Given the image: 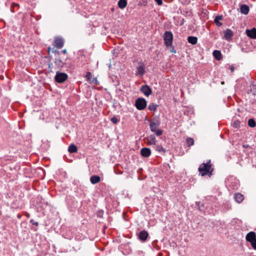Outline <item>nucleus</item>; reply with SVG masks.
Wrapping results in <instances>:
<instances>
[{
  "label": "nucleus",
  "mask_w": 256,
  "mask_h": 256,
  "mask_svg": "<svg viewBox=\"0 0 256 256\" xmlns=\"http://www.w3.org/2000/svg\"><path fill=\"white\" fill-rule=\"evenodd\" d=\"M155 1L157 2L158 4L160 6L162 4V0H155Z\"/></svg>",
  "instance_id": "f704fd0d"
},
{
  "label": "nucleus",
  "mask_w": 256,
  "mask_h": 256,
  "mask_svg": "<svg viewBox=\"0 0 256 256\" xmlns=\"http://www.w3.org/2000/svg\"><path fill=\"white\" fill-rule=\"evenodd\" d=\"M140 91L146 96H148L152 93L150 88L148 85L142 86L140 88Z\"/></svg>",
  "instance_id": "6e6552de"
},
{
  "label": "nucleus",
  "mask_w": 256,
  "mask_h": 256,
  "mask_svg": "<svg viewBox=\"0 0 256 256\" xmlns=\"http://www.w3.org/2000/svg\"><path fill=\"white\" fill-rule=\"evenodd\" d=\"M110 121L114 124H116L118 122V118L114 116L110 118Z\"/></svg>",
  "instance_id": "c756f323"
},
{
  "label": "nucleus",
  "mask_w": 256,
  "mask_h": 256,
  "mask_svg": "<svg viewBox=\"0 0 256 256\" xmlns=\"http://www.w3.org/2000/svg\"><path fill=\"white\" fill-rule=\"evenodd\" d=\"M232 126L234 128H238L240 126V122L238 120H235L232 123Z\"/></svg>",
  "instance_id": "c85d7f7f"
},
{
  "label": "nucleus",
  "mask_w": 256,
  "mask_h": 256,
  "mask_svg": "<svg viewBox=\"0 0 256 256\" xmlns=\"http://www.w3.org/2000/svg\"><path fill=\"white\" fill-rule=\"evenodd\" d=\"M156 150H158V152L163 151V152H165V150L162 147H160V146H158L156 148Z\"/></svg>",
  "instance_id": "473e14b6"
},
{
  "label": "nucleus",
  "mask_w": 256,
  "mask_h": 256,
  "mask_svg": "<svg viewBox=\"0 0 256 256\" xmlns=\"http://www.w3.org/2000/svg\"><path fill=\"white\" fill-rule=\"evenodd\" d=\"M51 50H52V49L50 47L48 48V50L49 53Z\"/></svg>",
  "instance_id": "ea45409f"
},
{
  "label": "nucleus",
  "mask_w": 256,
  "mask_h": 256,
  "mask_svg": "<svg viewBox=\"0 0 256 256\" xmlns=\"http://www.w3.org/2000/svg\"><path fill=\"white\" fill-rule=\"evenodd\" d=\"M221 84H224V82H222Z\"/></svg>",
  "instance_id": "37998d69"
},
{
  "label": "nucleus",
  "mask_w": 256,
  "mask_h": 256,
  "mask_svg": "<svg viewBox=\"0 0 256 256\" xmlns=\"http://www.w3.org/2000/svg\"><path fill=\"white\" fill-rule=\"evenodd\" d=\"M100 176H97V175L92 176L90 178V182L93 184H98V182H100Z\"/></svg>",
  "instance_id": "f3484780"
},
{
  "label": "nucleus",
  "mask_w": 256,
  "mask_h": 256,
  "mask_svg": "<svg viewBox=\"0 0 256 256\" xmlns=\"http://www.w3.org/2000/svg\"><path fill=\"white\" fill-rule=\"evenodd\" d=\"M54 63L58 68H62L64 65V62L60 58H56Z\"/></svg>",
  "instance_id": "5701e85b"
},
{
  "label": "nucleus",
  "mask_w": 256,
  "mask_h": 256,
  "mask_svg": "<svg viewBox=\"0 0 256 256\" xmlns=\"http://www.w3.org/2000/svg\"><path fill=\"white\" fill-rule=\"evenodd\" d=\"M146 142L148 145L156 144V140L155 136L151 134L146 138Z\"/></svg>",
  "instance_id": "ddd939ff"
},
{
  "label": "nucleus",
  "mask_w": 256,
  "mask_h": 256,
  "mask_svg": "<svg viewBox=\"0 0 256 256\" xmlns=\"http://www.w3.org/2000/svg\"><path fill=\"white\" fill-rule=\"evenodd\" d=\"M196 204L200 211H203L204 210V204L200 202H196Z\"/></svg>",
  "instance_id": "cd10ccee"
},
{
  "label": "nucleus",
  "mask_w": 256,
  "mask_h": 256,
  "mask_svg": "<svg viewBox=\"0 0 256 256\" xmlns=\"http://www.w3.org/2000/svg\"><path fill=\"white\" fill-rule=\"evenodd\" d=\"M164 40L167 47L172 46L173 34L170 31H166L164 33Z\"/></svg>",
  "instance_id": "7ed1b4c3"
},
{
  "label": "nucleus",
  "mask_w": 256,
  "mask_h": 256,
  "mask_svg": "<svg viewBox=\"0 0 256 256\" xmlns=\"http://www.w3.org/2000/svg\"><path fill=\"white\" fill-rule=\"evenodd\" d=\"M54 46L58 48H61L64 44V40L61 38H56L54 42Z\"/></svg>",
  "instance_id": "0eeeda50"
},
{
  "label": "nucleus",
  "mask_w": 256,
  "mask_h": 256,
  "mask_svg": "<svg viewBox=\"0 0 256 256\" xmlns=\"http://www.w3.org/2000/svg\"><path fill=\"white\" fill-rule=\"evenodd\" d=\"M145 69V64L142 61L139 62L138 66L136 67V76H142L146 72Z\"/></svg>",
  "instance_id": "423d86ee"
},
{
  "label": "nucleus",
  "mask_w": 256,
  "mask_h": 256,
  "mask_svg": "<svg viewBox=\"0 0 256 256\" xmlns=\"http://www.w3.org/2000/svg\"><path fill=\"white\" fill-rule=\"evenodd\" d=\"M26 216L28 218H29L30 217V214L29 213H28V212L26 213Z\"/></svg>",
  "instance_id": "4c0bfd02"
},
{
  "label": "nucleus",
  "mask_w": 256,
  "mask_h": 256,
  "mask_svg": "<svg viewBox=\"0 0 256 256\" xmlns=\"http://www.w3.org/2000/svg\"><path fill=\"white\" fill-rule=\"evenodd\" d=\"M223 16L222 15L217 16H216L214 22L218 26H220L222 25V23L220 22V20H222Z\"/></svg>",
  "instance_id": "4be33fe9"
},
{
  "label": "nucleus",
  "mask_w": 256,
  "mask_h": 256,
  "mask_svg": "<svg viewBox=\"0 0 256 256\" xmlns=\"http://www.w3.org/2000/svg\"><path fill=\"white\" fill-rule=\"evenodd\" d=\"M250 244L254 249L256 250V239L250 242Z\"/></svg>",
  "instance_id": "2f4dec72"
},
{
  "label": "nucleus",
  "mask_w": 256,
  "mask_h": 256,
  "mask_svg": "<svg viewBox=\"0 0 256 256\" xmlns=\"http://www.w3.org/2000/svg\"><path fill=\"white\" fill-rule=\"evenodd\" d=\"M30 223L32 224V225H34L36 226H38V222H36L35 220H34L33 219H32L30 220Z\"/></svg>",
  "instance_id": "7c9ffc66"
},
{
  "label": "nucleus",
  "mask_w": 256,
  "mask_h": 256,
  "mask_svg": "<svg viewBox=\"0 0 256 256\" xmlns=\"http://www.w3.org/2000/svg\"><path fill=\"white\" fill-rule=\"evenodd\" d=\"M186 142L188 146H190L194 144V140L191 138H188L186 140Z\"/></svg>",
  "instance_id": "a878e982"
},
{
  "label": "nucleus",
  "mask_w": 256,
  "mask_h": 256,
  "mask_svg": "<svg viewBox=\"0 0 256 256\" xmlns=\"http://www.w3.org/2000/svg\"><path fill=\"white\" fill-rule=\"evenodd\" d=\"M127 5V2L126 0H119L118 2V6L121 8H124Z\"/></svg>",
  "instance_id": "b1692460"
},
{
  "label": "nucleus",
  "mask_w": 256,
  "mask_h": 256,
  "mask_svg": "<svg viewBox=\"0 0 256 256\" xmlns=\"http://www.w3.org/2000/svg\"><path fill=\"white\" fill-rule=\"evenodd\" d=\"M146 101L144 98H138L135 102V106L138 110H142L146 106Z\"/></svg>",
  "instance_id": "39448f33"
},
{
  "label": "nucleus",
  "mask_w": 256,
  "mask_h": 256,
  "mask_svg": "<svg viewBox=\"0 0 256 256\" xmlns=\"http://www.w3.org/2000/svg\"><path fill=\"white\" fill-rule=\"evenodd\" d=\"M17 218H21V215H20V214H18L17 215Z\"/></svg>",
  "instance_id": "a19ab883"
},
{
  "label": "nucleus",
  "mask_w": 256,
  "mask_h": 256,
  "mask_svg": "<svg viewBox=\"0 0 256 256\" xmlns=\"http://www.w3.org/2000/svg\"><path fill=\"white\" fill-rule=\"evenodd\" d=\"M68 151L70 153H76L78 152L77 146L74 144H71L68 148Z\"/></svg>",
  "instance_id": "aec40b11"
},
{
  "label": "nucleus",
  "mask_w": 256,
  "mask_h": 256,
  "mask_svg": "<svg viewBox=\"0 0 256 256\" xmlns=\"http://www.w3.org/2000/svg\"><path fill=\"white\" fill-rule=\"evenodd\" d=\"M188 42L192 44H196L198 42V38L196 36H189L188 38Z\"/></svg>",
  "instance_id": "412c9836"
},
{
  "label": "nucleus",
  "mask_w": 256,
  "mask_h": 256,
  "mask_svg": "<svg viewBox=\"0 0 256 256\" xmlns=\"http://www.w3.org/2000/svg\"><path fill=\"white\" fill-rule=\"evenodd\" d=\"M213 56L214 58L218 60H220L222 58L221 52L218 50H214L213 52Z\"/></svg>",
  "instance_id": "6ab92c4d"
},
{
  "label": "nucleus",
  "mask_w": 256,
  "mask_h": 256,
  "mask_svg": "<svg viewBox=\"0 0 256 256\" xmlns=\"http://www.w3.org/2000/svg\"><path fill=\"white\" fill-rule=\"evenodd\" d=\"M224 37L225 39L228 40H231L234 35L232 31L229 28H228L224 31Z\"/></svg>",
  "instance_id": "f8f14e48"
},
{
  "label": "nucleus",
  "mask_w": 256,
  "mask_h": 256,
  "mask_svg": "<svg viewBox=\"0 0 256 256\" xmlns=\"http://www.w3.org/2000/svg\"><path fill=\"white\" fill-rule=\"evenodd\" d=\"M62 52L64 54H66L67 53V51L66 49L62 50Z\"/></svg>",
  "instance_id": "e433bc0d"
},
{
  "label": "nucleus",
  "mask_w": 256,
  "mask_h": 256,
  "mask_svg": "<svg viewBox=\"0 0 256 256\" xmlns=\"http://www.w3.org/2000/svg\"><path fill=\"white\" fill-rule=\"evenodd\" d=\"M68 78V76L66 73L60 72H57L54 76V80L56 82L62 83Z\"/></svg>",
  "instance_id": "20e7f679"
},
{
  "label": "nucleus",
  "mask_w": 256,
  "mask_h": 256,
  "mask_svg": "<svg viewBox=\"0 0 256 256\" xmlns=\"http://www.w3.org/2000/svg\"><path fill=\"white\" fill-rule=\"evenodd\" d=\"M52 52L53 53L55 54H56L59 55V54H60V52L58 50H54V48H52Z\"/></svg>",
  "instance_id": "72a5a7b5"
},
{
  "label": "nucleus",
  "mask_w": 256,
  "mask_h": 256,
  "mask_svg": "<svg viewBox=\"0 0 256 256\" xmlns=\"http://www.w3.org/2000/svg\"><path fill=\"white\" fill-rule=\"evenodd\" d=\"M240 12L244 14H247L249 11V6L246 4H242L240 7Z\"/></svg>",
  "instance_id": "a211bd4d"
},
{
  "label": "nucleus",
  "mask_w": 256,
  "mask_h": 256,
  "mask_svg": "<svg viewBox=\"0 0 256 256\" xmlns=\"http://www.w3.org/2000/svg\"><path fill=\"white\" fill-rule=\"evenodd\" d=\"M140 154L142 156L147 158L150 155L151 151L148 148H144L141 149Z\"/></svg>",
  "instance_id": "4468645a"
},
{
  "label": "nucleus",
  "mask_w": 256,
  "mask_h": 256,
  "mask_svg": "<svg viewBox=\"0 0 256 256\" xmlns=\"http://www.w3.org/2000/svg\"><path fill=\"white\" fill-rule=\"evenodd\" d=\"M158 106L156 104L152 103L148 106V108L151 111L155 112Z\"/></svg>",
  "instance_id": "393cba45"
},
{
  "label": "nucleus",
  "mask_w": 256,
  "mask_h": 256,
  "mask_svg": "<svg viewBox=\"0 0 256 256\" xmlns=\"http://www.w3.org/2000/svg\"><path fill=\"white\" fill-rule=\"evenodd\" d=\"M234 199L238 204L241 203L244 200V196L240 193H236L234 196Z\"/></svg>",
  "instance_id": "dca6fc26"
},
{
  "label": "nucleus",
  "mask_w": 256,
  "mask_h": 256,
  "mask_svg": "<svg viewBox=\"0 0 256 256\" xmlns=\"http://www.w3.org/2000/svg\"><path fill=\"white\" fill-rule=\"evenodd\" d=\"M148 236V232L145 230L141 231L139 233L138 238L142 241H145L147 239Z\"/></svg>",
  "instance_id": "2eb2a0df"
},
{
  "label": "nucleus",
  "mask_w": 256,
  "mask_h": 256,
  "mask_svg": "<svg viewBox=\"0 0 256 256\" xmlns=\"http://www.w3.org/2000/svg\"><path fill=\"white\" fill-rule=\"evenodd\" d=\"M256 239V234L254 232H250L247 234L246 240L250 243Z\"/></svg>",
  "instance_id": "9d476101"
},
{
  "label": "nucleus",
  "mask_w": 256,
  "mask_h": 256,
  "mask_svg": "<svg viewBox=\"0 0 256 256\" xmlns=\"http://www.w3.org/2000/svg\"><path fill=\"white\" fill-rule=\"evenodd\" d=\"M11 11H12V12H14V10H13V9H12V8H11Z\"/></svg>",
  "instance_id": "79ce46f5"
},
{
  "label": "nucleus",
  "mask_w": 256,
  "mask_h": 256,
  "mask_svg": "<svg viewBox=\"0 0 256 256\" xmlns=\"http://www.w3.org/2000/svg\"><path fill=\"white\" fill-rule=\"evenodd\" d=\"M248 125L251 128H254L256 126V123L254 119L250 118L248 120Z\"/></svg>",
  "instance_id": "bb28decb"
},
{
  "label": "nucleus",
  "mask_w": 256,
  "mask_h": 256,
  "mask_svg": "<svg viewBox=\"0 0 256 256\" xmlns=\"http://www.w3.org/2000/svg\"><path fill=\"white\" fill-rule=\"evenodd\" d=\"M160 125V122L156 118H153L150 120V127L152 132L156 133V134L159 136L162 134V130L158 129Z\"/></svg>",
  "instance_id": "f03ea898"
},
{
  "label": "nucleus",
  "mask_w": 256,
  "mask_h": 256,
  "mask_svg": "<svg viewBox=\"0 0 256 256\" xmlns=\"http://www.w3.org/2000/svg\"><path fill=\"white\" fill-rule=\"evenodd\" d=\"M170 52H174V53H176V51L174 50V48H172V50H170Z\"/></svg>",
  "instance_id": "58836bf2"
},
{
  "label": "nucleus",
  "mask_w": 256,
  "mask_h": 256,
  "mask_svg": "<svg viewBox=\"0 0 256 256\" xmlns=\"http://www.w3.org/2000/svg\"><path fill=\"white\" fill-rule=\"evenodd\" d=\"M246 35L251 38H256V28L251 30L247 29L246 31Z\"/></svg>",
  "instance_id": "9b49d317"
},
{
  "label": "nucleus",
  "mask_w": 256,
  "mask_h": 256,
  "mask_svg": "<svg viewBox=\"0 0 256 256\" xmlns=\"http://www.w3.org/2000/svg\"><path fill=\"white\" fill-rule=\"evenodd\" d=\"M211 167L210 160H209L206 163H202L200 165L198 170L200 174L202 176L206 175L210 176L212 175V169L211 168Z\"/></svg>",
  "instance_id": "f257e3e1"
},
{
  "label": "nucleus",
  "mask_w": 256,
  "mask_h": 256,
  "mask_svg": "<svg viewBox=\"0 0 256 256\" xmlns=\"http://www.w3.org/2000/svg\"><path fill=\"white\" fill-rule=\"evenodd\" d=\"M86 78L87 81L90 84H98V82L96 78H92V73L90 72H87Z\"/></svg>",
  "instance_id": "1a4fd4ad"
},
{
  "label": "nucleus",
  "mask_w": 256,
  "mask_h": 256,
  "mask_svg": "<svg viewBox=\"0 0 256 256\" xmlns=\"http://www.w3.org/2000/svg\"><path fill=\"white\" fill-rule=\"evenodd\" d=\"M230 70L232 72H233L234 70V67L232 66H230Z\"/></svg>",
  "instance_id": "c9c22d12"
}]
</instances>
